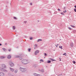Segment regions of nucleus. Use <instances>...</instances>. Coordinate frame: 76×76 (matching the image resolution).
<instances>
[{"label": "nucleus", "mask_w": 76, "mask_h": 76, "mask_svg": "<svg viewBox=\"0 0 76 76\" xmlns=\"http://www.w3.org/2000/svg\"><path fill=\"white\" fill-rule=\"evenodd\" d=\"M45 58V57H44V58Z\"/></svg>", "instance_id": "nucleus-51"}, {"label": "nucleus", "mask_w": 76, "mask_h": 76, "mask_svg": "<svg viewBox=\"0 0 76 76\" xmlns=\"http://www.w3.org/2000/svg\"><path fill=\"white\" fill-rule=\"evenodd\" d=\"M1 45H1V43H0V46Z\"/></svg>", "instance_id": "nucleus-45"}, {"label": "nucleus", "mask_w": 76, "mask_h": 76, "mask_svg": "<svg viewBox=\"0 0 76 76\" xmlns=\"http://www.w3.org/2000/svg\"><path fill=\"white\" fill-rule=\"evenodd\" d=\"M56 46V47H57V46H58L57 45H55Z\"/></svg>", "instance_id": "nucleus-44"}, {"label": "nucleus", "mask_w": 76, "mask_h": 76, "mask_svg": "<svg viewBox=\"0 0 76 76\" xmlns=\"http://www.w3.org/2000/svg\"><path fill=\"white\" fill-rule=\"evenodd\" d=\"M39 71H40V72H42L43 73H44V69H39Z\"/></svg>", "instance_id": "nucleus-11"}, {"label": "nucleus", "mask_w": 76, "mask_h": 76, "mask_svg": "<svg viewBox=\"0 0 76 76\" xmlns=\"http://www.w3.org/2000/svg\"><path fill=\"white\" fill-rule=\"evenodd\" d=\"M4 58H6L5 56H1L0 57V59H4Z\"/></svg>", "instance_id": "nucleus-12"}, {"label": "nucleus", "mask_w": 76, "mask_h": 76, "mask_svg": "<svg viewBox=\"0 0 76 76\" xmlns=\"http://www.w3.org/2000/svg\"><path fill=\"white\" fill-rule=\"evenodd\" d=\"M64 9H66V7H64Z\"/></svg>", "instance_id": "nucleus-43"}, {"label": "nucleus", "mask_w": 76, "mask_h": 76, "mask_svg": "<svg viewBox=\"0 0 76 76\" xmlns=\"http://www.w3.org/2000/svg\"><path fill=\"white\" fill-rule=\"evenodd\" d=\"M33 75L35 76H41V75L39 74H37L36 73H34L33 74Z\"/></svg>", "instance_id": "nucleus-6"}, {"label": "nucleus", "mask_w": 76, "mask_h": 76, "mask_svg": "<svg viewBox=\"0 0 76 76\" xmlns=\"http://www.w3.org/2000/svg\"><path fill=\"white\" fill-rule=\"evenodd\" d=\"M18 70L16 69L14 71V73H15L16 74V73H18Z\"/></svg>", "instance_id": "nucleus-13"}, {"label": "nucleus", "mask_w": 76, "mask_h": 76, "mask_svg": "<svg viewBox=\"0 0 76 76\" xmlns=\"http://www.w3.org/2000/svg\"><path fill=\"white\" fill-rule=\"evenodd\" d=\"M21 62L22 64H28V63H29V60L26 59L22 60L21 61Z\"/></svg>", "instance_id": "nucleus-1"}, {"label": "nucleus", "mask_w": 76, "mask_h": 76, "mask_svg": "<svg viewBox=\"0 0 76 76\" xmlns=\"http://www.w3.org/2000/svg\"><path fill=\"white\" fill-rule=\"evenodd\" d=\"M73 63H74V64H75V63H76V62H75V61H73Z\"/></svg>", "instance_id": "nucleus-31"}, {"label": "nucleus", "mask_w": 76, "mask_h": 76, "mask_svg": "<svg viewBox=\"0 0 76 76\" xmlns=\"http://www.w3.org/2000/svg\"><path fill=\"white\" fill-rule=\"evenodd\" d=\"M2 72H5V73H7V72H8V70L7 69H4Z\"/></svg>", "instance_id": "nucleus-8"}, {"label": "nucleus", "mask_w": 76, "mask_h": 76, "mask_svg": "<svg viewBox=\"0 0 76 76\" xmlns=\"http://www.w3.org/2000/svg\"><path fill=\"white\" fill-rule=\"evenodd\" d=\"M1 66L2 68H4V69L6 68V66L4 64H2L1 65Z\"/></svg>", "instance_id": "nucleus-4"}, {"label": "nucleus", "mask_w": 76, "mask_h": 76, "mask_svg": "<svg viewBox=\"0 0 76 76\" xmlns=\"http://www.w3.org/2000/svg\"><path fill=\"white\" fill-rule=\"evenodd\" d=\"M10 70L11 72H14V69L11 68L10 67Z\"/></svg>", "instance_id": "nucleus-7"}, {"label": "nucleus", "mask_w": 76, "mask_h": 76, "mask_svg": "<svg viewBox=\"0 0 76 76\" xmlns=\"http://www.w3.org/2000/svg\"><path fill=\"white\" fill-rule=\"evenodd\" d=\"M12 29H13V30H15V29L16 28L15 27V26H13L12 27Z\"/></svg>", "instance_id": "nucleus-19"}, {"label": "nucleus", "mask_w": 76, "mask_h": 76, "mask_svg": "<svg viewBox=\"0 0 76 76\" xmlns=\"http://www.w3.org/2000/svg\"><path fill=\"white\" fill-rule=\"evenodd\" d=\"M61 75H58V76H61Z\"/></svg>", "instance_id": "nucleus-46"}, {"label": "nucleus", "mask_w": 76, "mask_h": 76, "mask_svg": "<svg viewBox=\"0 0 76 76\" xmlns=\"http://www.w3.org/2000/svg\"><path fill=\"white\" fill-rule=\"evenodd\" d=\"M34 47H37V44H35L34 45Z\"/></svg>", "instance_id": "nucleus-30"}, {"label": "nucleus", "mask_w": 76, "mask_h": 76, "mask_svg": "<svg viewBox=\"0 0 76 76\" xmlns=\"http://www.w3.org/2000/svg\"><path fill=\"white\" fill-rule=\"evenodd\" d=\"M9 65H10V66L11 67H13V66H15V65L13 63L10 61L9 62Z\"/></svg>", "instance_id": "nucleus-3"}, {"label": "nucleus", "mask_w": 76, "mask_h": 76, "mask_svg": "<svg viewBox=\"0 0 76 76\" xmlns=\"http://www.w3.org/2000/svg\"><path fill=\"white\" fill-rule=\"evenodd\" d=\"M0 76H5V73L3 72H0Z\"/></svg>", "instance_id": "nucleus-5"}, {"label": "nucleus", "mask_w": 76, "mask_h": 76, "mask_svg": "<svg viewBox=\"0 0 76 76\" xmlns=\"http://www.w3.org/2000/svg\"><path fill=\"white\" fill-rule=\"evenodd\" d=\"M58 10L59 11H60V10L59 9H58Z\"/></svg>", "instance_id": "nucleus-42"}, {"label": "nucleus", "mask_w": 76, "mask_h": 76, "mask_svg": "<svg viewBox=\"0 0 76 76\" xmlns=\"http://www.w3.org/2000/svg\"><path fill=\"white\" fill-rule=\"evenodd\" d=\"M42 41V39H38V40L37 41V42H39V41Z\"/></svg>", "instance_id": "nucleus-17"}, {"label": "nucleus", "mask_w": 76, "mask_h": 76, "mask_svg": "<svg viewBox=\"0 0 76 76\" xmlns=\"http://www.w3.org/2000/svg\"><path fill=\"white\" fill-rule=\"evenodd\" d=\"M38 53H39V51L38 50H36L35 52V55H37Z\"/></svg>", "instance_id": "nucleus-9"}, {"label": "nucleus", "mask_w": 76, "mask_h": 76, "mask_svg": "<svg viewBox=\"0 0 76 76\" xmlns=\"http://www.w3.org/2000/svg\"><path fill=\"white\" fill-rule=\"evenodd\" d=\"M30 40H32V37H31L30 38Z\"/></svg>", "instance_id": "nucleus-35"}, {"label": "nucleus", "mask_w": 76, "mask_h": 76, "mask_svg": "<svg viewBox=\"0 0 76 76\" xmlns=\"http://www.w3.org/2000/svg\"><path fill=\"white\" fill-rule=\"evenodd\" d=\"M57 45L58 46V45H59L58 44H57Z\"/></svg>", "instance_id": "nucleus-48"}, {"label": "nucleus", "mask_w": 76, "mask_h": 76, "mask_svg": "<svg viewBox=\"0 0 76 76\" xmlns=\"http://www.w3.org/2000/svg\"><path fill=\"white\" fill-rule=\"evenodd\" d=\"M75 8H76V5H75Z\"/></svg>", "instance_id": "nucleus-47"}, {"label": "nucleus", "mask_w": 76, "mask_h": 76, "mask_svg": "<svg viewBox=\"0 0 76 76\" xmlns=\"http://www.w3.org/2000/svg\"><path fill=\"white\" fill-rule=\"evenodd\" d=\"M63 47H62V46H59V48H60L61 49H63V48H62Z\"/></svg>", "instance_id": "nucleus-28"}, {"label": "nucleus", "mask_w": 76, "mask_h": 76, "mask_svg": "<svg viewBox=\"0 0 76 76\" xmlns=\"http://www.w3.org/2000/svg\"><path fill=\"white\" fill-rule=\"evenodd\" d=\"M74 10L76 12V9H74Z\"/></svg>", "instance_id": "nucleus-38"}, {"label": "nucleus", "mask_w": 76, "mask_h": 76, "mask_svg": "<svg viewBox=\"0 0 76 76\" xmlns=\"http://www.w3.org/2000/svg\"><path fill=\"white\" fill-rule=\"evenodd\" d=\"M63 12H64V13H65L66 12V11L65 10V11H63Z\"/></svg>", "instance_id": "nucleus-41"}, {"label": "nucleus", "mask_w": 76, "mask_h": 76, "mask_svg": "<svg viewBox=\"0 0 76 76\" xmlns=\"http://www.w3.org/2000/svg\"><path fill=\"white\" fill-rule=\"evenodd\" d=\"M31 48H28V51H29V52H30V51H31Z\"/></svg>", "instance_id": "nucleus-23"}, {"label": "nucleus", "mask_w": 76, "mask_h": 76, "mask_svg": "<svg viewBox=\"0 0 76 76\" xmlns=\"http://www.w3.org/2000/svg\"><path fill=\"white\" fill-rule=\"evenodd\" d=\"M50 60H52L53 61H55V60H54V59H53L52 58H50Z\"/></svg>", "instance_id": "nucleus-26"}, {"label": "nucleus", "mask_w": 76, "mask_h": 76, "mask_svg": "<svg viewBox=\"0 0 76 76\" xmlns=\"http://www.w3.org/2000/svg\"><path fill=\"white\" fill-rule=\"evenodd\" d=\"M20 70L22 72H26V71H27L26 69L22 68L21 67L20 68Z\"/></svg>", "instance_id": "nucleus-2"}, {"label": "nucleus", "mask_w": 76, "mask_h": 76, "mask_svg": "<svg viewBox=\"0 0 76 76\" xmlns=\"http://www.w3.org/2000/svg\"><path fill=\"white\" fill-rule=\"evenodd\" d=\"M8 75L9 76H13V75L11 73H9Z\"/></svg>", "instance_id": "nucleus-14"}, {"label": "nucleus", "mask_w": 76, "mask_h": 76, "mask_svg": "<svg viewBox=\"0 0 76 76\" xmlns=\"http://www.w3.org/2000/svg\"><path fill=\"white\" fill-rule=\"evenodd\" d=\"M19 57H20V56H15V58H19Z\"/></svg>", "instance_id": "nucleus-20"}, {"label": "nucleus", "mask_w": 76, "mask_h": 76, "mask_svg": "<svg viewBox=\"0 0 76 76\" xmlns=\"http://www.w3.org/2000/svg\"><path fill=\"white\" fill-rule=\"evenodd\" d=\"M8 51H9V52H10L11 51V49H9L8 50Z\"/></svg>", "instance_id": "nucleus-36"}, {"label": "nucleus", "mask_w": 76, "mask_h": 76, "mask_svg": "<svg viewBox=\"0 0 76 76\" xmlns=\"http://www.w3.org/2000/svg\"><path fill=\"white\" fill-rule=\"evenodd\" d=\"M51 63V61L48 60V63Z\"/></svg>", "instance_id": "nucleus-24"}, {"label": "nucleus", "mask_w": 76, "mask_h": 76, "mask_svg": "<svg viewBox=\"0 0 76 76\" xmlns=\"http://www.w3.org/2000/svg\"><path fill=\"white\" fill-rule=\"evenodd\" d=\"M4 69V68H2L1 67H0V70H1V71H2V72H3V71Z\"/></svg>", "instance_id": "nucleus-15"}, {"label": "nucleus", "mask_w": 76, "mask_h": 76, "mask_svg": "<svg viewBox=\"0 0 76 76\" xmlns=\"http://www.w3.org/2000/svg\"><path fill=\"white\" fill-rule=\"evenodd\" d=\"M36 48V47H34V48L35 50V48Z\"/></svg>", "instance_id": "nucleus-49"}, {"label": "nucleus", "mask_w": 76, "mask_h": 76, "mask_svg": "<svg viewBox=\"0 0 76 76\" xmlns=\"http://www.w3.org/2000/svg\"><path fill=\"white\" fill-rule=\"evenodd\" d=\"M69 29V30H71V29H72V28L70 27H69L68 28Z\"/></svg>", "instance_id": "nucleus-33"}, {"label": "nucleus", "mask_w": 76, "mask_h": 76, "mask_svg": "<svg viewBox=\"0 0 76 76\" xmlns=\"http://www.w3.org/2000/svg\"><path fill=\"white\" fill-rule=\"evenodd\" d=\"M70 45H71V46L72 47H73V44L72 43H71Z\"/></svg>", "instance_id": "nucleus-18"}, {"label": "nucleus", "mask_w": 76, "mask_h": 76, "mask_svg": "<svg viewBox=\"0 0 76 76\" xmlns=\"http://www.w3.org/2000/svg\"><path fill=\"white\" fill-rule=\"evenodd\" d=\"M40 61H42V62H44V61H43V60L42 59H41L40 60Z\"/></svg>", "instance_id": "nucleus-34"}, {"label": "nucleus", "mask_w": 76, "mask_h": 76, "mask_svg": "<svg viewBox=\"0 0 76 76\" xmlns=\"http://www.w3.org/2000/svg\"><path fill=\"white\" fill-rule=\"evenodd\" d=\"M70 26L71 27H72V28H75V26H72V25H71Z\"/></svg>", "instance_id": "nucleus-21"}, {"label": "nucleus", "mask_w": 76, "mask_h": 76, "mask_svg": "<svg viewBox=\"0 0 76 76\" xmlns=\"http://www.w3.org/2000/svg\"><path fill=\"white\" fill-rule=\"evenodd\" d=\"M23 23H25L26 24L27 23V21H23Z\"/></svg>", "instance_id": "nucleus-22"}, {"label": "nucleus", "mask_w": 76, "mask_h": 76, "mask_svg": "<svg viewBox=\"0 0 76 76\" xmlns=\"http://www.w3.org/2000/svg\"><path fill=\"white\" fill-rule=\"evenodd\" d=\"M66 54V53H65L64 54H63V56H64Z\"/></svg>", "instance_id": "nucleus-37"}, {"label": "nucleus", "mask_w": 76, "mask_h": 76, "mask_svg": "<svg viewBox=\"0 0 76 76\" xmlns=\"http://www.w3.org/2000/svg\"><path fill=\"white\" fill-rule=\"evenodd\" d=\"M60 61H61V59H60Z\"/></svg>", "instance_id": "nucleus-50"}, {"label": "nucleus", "mask_w": 76, "mask_h": 76, "mask_svg": "<svg viewBox=\"0 0 76 76\" xmlns=\"http://www.w3.org/2000/svg\"><path fill=\"white\" fill-rule=\"evenodd\" d=\"M13 19H15V20H17V18H16L15 17H14Z\"/></svg>", "instance_id": "nucleus-27"}, {"label": "nucleus", "mask_w": 76, "mask_h": 76, "mask_svg": "<svg viewBox=\"0 0 76 76\" xmlns=\"http://www.w3.org/2000/svg\"><path fill=\"white\" fill-rule=\"evenodd\" d=\"M44 55L45 56H47V54L46 53H45Z\"/></svg>", "instance_id": "nucleus-40"}, {"label": "nucleus", "mask_w": 76, "mask_h": 76, "mask_svg": "<svg viewBox=\"0 0 76 76\" xmlns=\"http://www.w3.org/2000/svg\"><path fill=\"white\" fill-rule=\"evenodd\" d=\"M61 15H64V14L63 12H61Z\"/></svg>", "instance_id": "nucleus-32"}, {"label": "nucleus", "mask_w": 76, "mask_h": 76, "mask_svg": "<svg viewBox=\"0 0 76 76\" xmlns=\"http://www.w3.org/2000/svg\"><path fill=\"white\" fill-rule=\"evenodd\" d=\"M30 5H32V3H30Z\"/></svg>", "instance_id": "nucleus-39"}, {"label": "nucleus", "mask_w": 76, "mask_h": 76, "mask_svg": "<svg viewBox=\"0 0 76 76\" xmlns=\"http://www.w3.org/2000/svg\"><path fill=\"white\" fill-rule=\"evenodd\" d=\"M2 50H4V51H7V50H6V49H5L4 48H2Z\"/></svg>", "instance_id": "nucleus-16"}, {"label": "nucleus", "mask_w": 76, "mask_h": 76, "mask_svg": "<svg viewBox=\"0 0 76 76\" xmlns=\"http://www.w3.org/2000/svg\"><path fill=\"white\" fill-rule=\"evenodd\" d=\"M19 58L20 59V60H22V57L19 56Z\"/></svg>", "instance_id": "nucleus-29"}, {"label": "nucleus", "mask_w": 76, "mask_h": 76, "mask_svg": "<svg viewBox=\"0 0 76 76\" xmlns=\"http://www.w3.org/2000/svg\"><path fill=\"white\" fill-rule=\"evenodd\" d=\"M33 67L34 68H35L37 67V65H34L33 66Z\"/></svg>", "instance_id": "nucleus-25"}, {"label": "nucleus", "mask_w": 76, "mask_h": 76, "mask_svg": "<svg viewBox=\"0 0 76 76\" xmlns=\"http://www.w3.org/2000/svg\"><path fill=\"white\" fill-rule=\"evenodd\" d=\"M11 57H11V56H10V55H8V56H7V58H8V59L11 58Z\"/></svg>", "instance_id": "nucleus-10"}]
</instances>
